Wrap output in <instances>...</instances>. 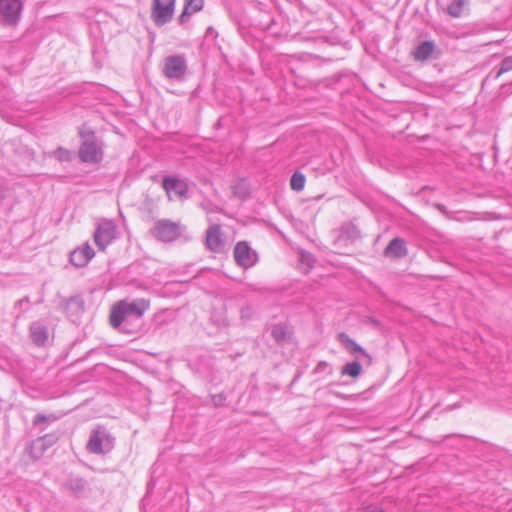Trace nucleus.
Segmentation results:
<instances>
[{
	"instance_id": "17",
	"label": "nucleus",
	"mask_w": 512,
	"mask_h": 512,
	"mask_svg": "<svg viewBox=\"0 0 512 512\" xmlns=\"http://www.w3.org/2000/svg\"><path fill=\"white\" fill-rule=\"evenodd\" d=\"M435 45L432 41H424L420 43L414 50L413 56L417 61L427 60L434 52Z\"/></svg>"
},
{
	"instance_id": "10",
	"label": "nucleus",
	"mask_w": 512,
	"mask_h": 512,
	"mask_svg": "<svg viewBox=\"0 0 512 512\" xmlns=\"http://www.w3.org/2000/svg\"><path fill=\"white\" fill-rule=\"evenodd\" d=\"M22 4L20 0H0V18L8 25H15L19 20Z\"/></svg>"
},
{
	"instance_id": "1",
	"label": "nucleus",
	"mask_w": 512,
	"mask_h": 512,
	"mask_svg": "<svg viewBox=\"0 0 512 512\" xmlns=\"http://www.w3.org/2000/svg\"><path fill=\"white\" fill-rule=\"evenodd\" d=\"M149 308V301L139 298L131 302L122 300L115 304L110 313V324L113 328H120L129 319H141Z\"/></svg>"
},
{
	"instance_id": "22",
	"label": "nucleus",
	"mask_w": 512,
	"mask_h": 512,
	"mask_svg": "<svg viewBox=\"0 0 512 512\" xmlns=\"http://www.w3.org/2000/svg\"><path fill=\"white\" fill-rule=\"evenodd\" d=\"M305 176L301 172H294L290 179V187L294 191H301L305 186Z\"/></svg>"
},
{
	"instance_id": "26",
	"label": "nucleus",
	"mask_w": 512,
	"mask_h": 512,
	"mask_svg": "<svg viewBox=\"0 0 512 512\" xmlns=\"http://www.w3.org/2000/svg\"><path fill=\"white\" fill-rule=\"evenodd\" d=\"M57 418L54 415H44V414H37L33 419V425L34 426H40L44 423H49L55 421Z\"/></svg>"
},
{
	"instance_id": "6",
	"label": "nucleus",
	"mask_w": 512,
	"mask_h": 512,
	"mask_svg": "<svg viewBox=\"0 0 512 512\" xmlns=\"http://www.w3.org/2000/svg\"><path fill=\"white\" fill-rule=\"evenodd\" d=\"M84 140L79 149V158L84 163H98L102 160L103 153L95 141L94 133L83 136Z\"/></svg>"
},
{
	"instance_id": "31",
	"label": "nucleus",
	"mask_w": 512,
	"mask_h": 512,
	"mask_svg": "<svg viewBox=\"0 0 512 512\" xmlns=\"http://www.w3.org/2000/svg\"><path fill=\"white\" fill-rule=\"evenodd\" d=\"M327 364L325 362H322L318 365V367H321V366H326Z\"/></svg>"
},
{
	"instance_id": "18",
	"label": "nucleus",
	"mask_w": 512,
	"mask_h": 512,
	"mask_svg": "<svg viewBox=\"0 0 512 512\" xmlns=\"http://www.w3.org/2000/svg\"><path fill=\"white\" fill-rule=\"evenodd\" d=\"M341 236L347 240L355 241L361 237L360 230L353 223H346L341 226Z\"/></svg>"
},
{
	"instance_id": "25",
	"label": "nucleus",
	"mask_w": 512,
	"mask_h": 512,
	"mask_svg": "<svg viewBox=\"0 0 512 512\" xmlns=\"http://www.w3.org/2000/svg\"><path fill=\"white\" fill-rule=\"evenodd\" d=\"M56 438L53 435H45L43 437L38 438L34 442V446L40 448L42 451H44L49 445H51Z\"/></svg>"
},
{
	"instance_id": "29",
	"label": "nucleus",
	"mask_w": 512,
	"mask_h": 512,
	"mask_svg": "<svg viewBox=\"0 0 512 512\" xmlns=\"http://www.w3.org/2000/svg\"><path fill=\"white\" fill-rule=\"evenodd\" d=\"M224 400H225V398L222 395L213 396V402H214L215 406L222 405Z\"/></svg>"
},
{
	"instance_id": "24",
	"label": "nucleus",
	"mask_w": 512,
	"mask_h": 512,
	"mask_svg": "<svg viewBox=\"0 0 512 512\" xmlns=\"http://www.w3.org/2000/svg\"><path fill=\"white\" fill-rule=\"evenodd\" d=\"M52 156L60 162H69L72 159V153L63 147H58L53 151Z\"/></svg>"
},
{
	"instance_id": "32",
	"label": "nucleus",
	"mask_w": 512,
	"mask_h": 512,
	"mask_svg": "<svg viewBox=\"0 0 512 512\" xmlns=\"http://www.w3.org/2000/svg\"><path fill=\"white\" fill-rule=\"evenodd\" d=\"M23 301H28L27 299L19 300V303L21 304Z\"/></svg>"
},
{
	"instance_id": "27",
	"label": "nucleus",
	"mask_w": 512,
	"mask_h": 512,
	"mask_svg": "<svg viewBox=\"0 0 512 512\" xmlns=\"http://www.w3.org/2000/svg\"><path fill=\"white\" fill-rule=\"evenodd\" d=\"M512 70V56L506 57L502 60L500 64L499 71L497 73V76H499L502 73H506Z\"/></svg>"
},
{
	"instance_id": "13",
	"label": "nucleus",
	"mask_w": 512,
	"mask_h": 512,
	"mask_svg": "<svg viewBox=\"0 0 512 512\" xmlns=\"http://www.w3.org/2000/svg\"><path fill=\"white\" fill-rule=\"evenodd\" d=\"M29 331L34 344L37 346H44L47 343L49 332L46 325L39 321L33 322L30 325Z\"/></svg>"
},
{
	"instance_id": "5",
	"label": "nucleus",
	"mask_w": 512,
	"mask_h": 512,
	"mask_svg": "<svg viewBox=\"0 0 512 512\" xmlns=\"http://www.w3.org/2000/svg\"><path fill=\"white\" fill-rule=\"evenodd\" d=\"M163 74L170 80H182L187 72V62L184 55L168 56L164 60Z\"/></svg>"
},
{
	"instance_id": "20",
	"label": "nucleus",
	"mask_w": 512,
	"mask_h": 512,
	"mask_svg": "<svg viewBox=\"0 0 512 512\" xmlns=\"http://www.w3.org/2000/svg\"><path fill=\"white\" fill-rule=\"evenodd\" d=\"M87 483L79 477H71L66 482V487L73 493L79 494L86 489Z\"/></svg>"
},
{
	"instance_id": "14",
	"label": "nucleus",
	"mask_w": 512,
	"mask_h": 512,
	"mask_svg": "<svg viewBox=\"0 0 512 512\" xmlns=\"http://www.w3.org/2000/svg\"><path fill=\"white\" fill-rule=\"evenodd\" d=\"M406 242L399 237L393 238L384 250L386 257L403 258L407 255Z\"/></svg>"
},
{
	"instance_id": "7",
	"label": "nucleus",
	"mask_w": 512,
	"mask_h": 512,
	"mask_svg": "<svg viewBox=\"0 0 512 512\" xmlns=\"http://www.w3.org/2000/svg\"><path fill=\"white\" fill-rule=\"evenodd\" d=\"M162 186L169 200H173L174 198H187L188 184L183 179L174 176H166L163 178Z\"/></svg>"
},
{
	"instance_id": "2",
	"label": "nucleus",
	"mask_w": 512,
	"mask_h": 512,
	"mask_svg": "<svg viewBox=\"0 0 512 512\" xmlns=\"http://www.w3.org/2000/svg\"><path fill=\"white\" fill-rule=\"evenodd\" d=\"M184 230L185 227L179 222H174L169 219H160L154 223L150 233L158 241L169 243L176 241Z\"/></svg>"
},
{
	"instance_id": "11",
	"label": "nucleus",
	"mask_w": 512,
	"mask_h": 512,
	"mask_svg": "<svg viewBox=\"0 0 512 512\" xmlns=\"http://www.w3.org/2000/svg\"><path fill=\"white\" fill-rule=\"evenodd\" d=\"M206 246L214 253H220L224 250L225 244L222 238L221 227L218 224L211 225L207 229Z\"/></svg>"
},
{
	"instance_id": "8",
	"label": "nucleus",
	"mask_w": 512,
	"mask_h": 512,
	"mask_svg": "<svg viewBox=\"0 0 512 512\" xmlns=\"http://www.w3.org/2000/svg\"><path fill=\"white\" fill-rule=\"evenodd\" d=\"M235 262L243 267L250 268L258 261V256L245 241L238 242L233 251Z\"/></svg>"
},
{
	"instance_id": "21",
	"label": "nucleus",
	"mask_w": 512,
	"mask_h": 512,
	"mask_svg": "<svg viewBox=\"0 0 512 512\" xmlns=\"http://www.w3.org/2000/svg\"><path fill=\"white\" fill-rule=\"evenodd\" d=\"M465 4V0H450L447 6V13L452 17H460Z\"/></svg>"
},
{
	"instance_id": "3",
	"label": "nucleus",
	"mask_w": 512,
	"mask_h": 512,
	"mask_svg": "<svg viewBox=\"0 0 512 512\" xmlns=\"http://www.w3.org/2000/svg\"><path fill=\"white\" fill-rule=\"evenodd\" d=\"M114 447V438L103 427H98L90 434L86 448L93 454H105L110 452Z\"/></svg>"
},
{
	"instance_id": "28",
	"label": "nucleus",
	"mask_w": 512,
	"mask_h": 512,
	"mask_svg": "<svg viewBox=\"0 0 512 512\" xmlns=\"http://www.w3.org/2000/svg\"><path fill=\"white\" fill-rule=\"evenodd\" d=\"M205 37L207 39H213L214 40V39H216L218 37V33H217V31L212 26H209L206 29Z\"/></svg>"
},
{
	"instance_id": "30",
	"label": "nucleus",
	"mask_w": 512,
	"mask_h": 512,
	"mask_svg": "<svg viewBox=\"0 0 512 512\" xmlns=\"http://www.w3.org/2000/svg\"><path fill=\"white\" fill-rule=\"evenodd\" d=\"M365 512H384L383 510L377 508V507H368Z\"/></svg>"
},
{
	"instance_id": "4",
	"label": "nucleus",
	"mask_w": 512,
	"mask_h": 512,
	"mask_svg": "<svg viewBox=\"0 0 512 512\" xmlns=\"http://www.w3.org/2000/svg\"><path fill=\"white\" fill-rule=\"evenodd\" d=\"M174 10L175 0H153L151 19L156 26H163L171 21Z\"/></svg>"
},
{
	"instance_id": "9",
	"label": "nucleus",
	"mask_w": 512,
	"mask_h": 512,
	"mask_svg": "<svg viewBox=\"0 0 512 512\" xmlns=\"http://www.w3.org/2000/svg\"><path fill=\"white\" fill-rule=\"evenodd\" d=\"M116 227L112 221L100 222L94 232V241L100 250H104L115 237Z\"/></svg>"
},
{
	"instance_id": "15",
	"label": "nucleus",
	"mask_w": 512,
	"mask_h": 512,
	"mask_svg": "<svg viewBox=\"0 0 512 512\" xmlns=\"http://www.w3.org/2000/svg\"><path fill=\"white\" fill-rule=\"evenodd\" d=\"M340 343L352 355L360 354L370 361L369 354L346 333H340L338 336Z\"/></svg>"
},
{
	"instance_id": "16",
	"label": "nucleus",
	"mask_w": 512,
	"mask_h": 512,
	"mask_svg": "<svg viewBox=\"0 0 512 512\" xmlns=\"http://www.w3.org/2000/svg\"><path fill=\"white\" fill-rule=\"evenodd\" d=\"M204 0H185L184 9L179 16V23L184 24L188 21L189 17L202 10Z\"/></svg>"
},
{
	"instance_id": "19",
	"label": "nucleus",
	"mask_w": 512,
	"mask_h": 512,
	"mask_svg": "<svg viewBox=\"0 0 512 512\" xmlns=\"http://www.w3.org/2000/svg\"><path fill=\"white\" fill-rule=\"evenodd\" d=\"M362 372V366L358 360L346 363L342 367L341 373L343 375L351 376L352 378H357Z\"/></svg>"
},
{
	"instance_id": "23",
	"label": "nucleus",
	"mask_w": 512,
	"mask_h": 512,
	"mask_svg": "<svg viewBox=\"0 0 512 512\" xmlns=\"http://www.w3.org/2000/svg\"><path fill=\"white\" fill-rule=\"evenodd\" d=\"M271 335L277 343H282L286 340L287 330L285 325L276 324L271 329Z\"/></svg>"
},
{
	"instance_id": "12",
	"label": "nucleus",
	"mask_w": 512,
	"mask_h": 512,
	"mask_svg": "<svg viewBox=\"0 0 512 512\" xmlns=\"http://www.w3.org/2000/svg\"><path fill=\"white\" fill-rule=\"evenodd\" d=\"M93 256L94 250L89 244H84L70 253V262L75 267H84Z\"/></svg>"
}]
</instances>
